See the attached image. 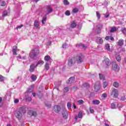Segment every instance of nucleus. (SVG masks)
<instances>
[{
	"label": "nucleus",
	"instance_id": "nucleus-1",
	"mask_svg": "<svg viewBox=\"0 0 126 126\" xmlns=\"http://www.w3.org/2000/svg\"><path fill=\"white\" fill-rule=\"evenodd\" d=\"M26 113V110L24 107H21L18 111H17L15 113V116L18 120H21L22 118L23 114Z\"/></svg>",
	"mask_w": 126,
	"mask_h": 126
},
{
	"label": "nucleus",
	"instance_id": "nucleus-2",
	"mask_svg": "<svg viewBox=\"0 0 126 126\" xmlns=\"http://www.w3.org/2000/svg\"><path fill=\"white\" fill-rule=\"evenodd\" d=\"M38 55H39V49L35 48L31 51L29 54V57H31V59H34V58H36Z\"/></svg>",
	"mask_w": 126,
	"mask_h": 126
},
{
	"label": "nucleus",
	"instance_id": "nucleus-3",
	"mask_svg": "<svg viewBox=\"0 0 126 126\" xmlns=\"http://www.w3.org/2000/svg\"><path fill=\"white\" fill-rule=\"evenodd\" d=\"M75 62L77 63H81L83 62V55L82 54L78 55L76 57H75Z\"/></svg>",
	"mask_w": 126,
	"mask_h": 126
},
{
	"label": "nucleus",
	"instance_id": "nucleus-4",
	"mask_svg": "<svg viewBox=\"0 0 126 126\" xmlns=\"http://www.w3.org/2000/svg\"><path fill=\"white\" fill-rule=\"evenodd\" d=\"M111 95L113 98H117L119 96V91L117 89L112 90Z\"/></svg>",
	"mask_w": 126,
	"mask_h": 126
},
{
	"label": "nucleus",
	"instance_id": "nucleus-5",
	"mask_svg": "<svg viewBox=\"0 0 126 126\" xmlns=\"http://www.w3.org/2000/svg\"><path fill=\"white\" fill-rule=\"evenodd\" d=\"M52 11L53 8L52 7H51L50 5L47 6L45 10V12H46L45 15L50 14V13H51Z\"/></svg>",
	"mask_w": 126,
	"mask_h": 126
},
{
	"label": "nucleus",
	"instance_id": "nucleus-6",
	"mask_svg": "<svg viewBox=\"0 0 126 126\" xmlns=\"http://www.w3.org/2000/svg\"><path fill=\"white\" fill-rule=\"evenodd\" d=\"M112 65V69L114 71H119L120 70V67L118 66V64L116 62H112L111 63Z\"/></svg>",
	"mask_w": 126,
	"mask_h": 126
},
{
	"label": "nucleus",
	"instance_id": "nucleus-7",
	"mask_svg": "<svg viewBox=\"0 0 126 126\" xmlns=\"http://www.w3.org/2000/svg\"><path fill=\"white\" fill-rule=\"evenodd\" d=\"M100 86H101V85L100 84V82H95V83L94 85V89L96 92H98V91H99V90H100V89L101 88Z\"/></svg>",
	"mask_w": 126,
	"mask_h": 126
},
{
	"label": "nucleus",
	"instance_id": "nucleus-8",
	"mask_svg": "<svg viewBox=\"0 0 126 126\" xmlns=\"http://www.w3.org/2000/svg\"><path fill=\"white\" fill-rule=\"evenodd\" d=\"M75 58L73 57L68 60V65L69 66H71L75 63Z\"/></svg>",
	"mask_w": 126,
	"mask_h": 126
},
{
	"label": "nucleus",
	"instance_id": "nucleus-9",
	"mask_svg": "<svg viewBox=\"0 0 126 126\" xmlns=\"http://www.w3.org/2000/svg\"><path fill=\"white\" fill-rule=\"evenodd\" d=\"M28 115L30 117H32V116H33V117H37L38 114H37V112H36V111H34L33 110H30L28 113Z\"/></svg>",
	"mask_w": 126,
	"mask_h": 126
},
{
	"label": "nucleus",
	"instance_id": "nucleus-10",
	"mask_svg": "<svg viewBox=\"0 0 126 126\" xmlns=\"http://www.w3.org/2000/svg\"><path fill=\"white\" fill-rule=\"evenodd\" d=\"M62 116L64 119H67L68 115L67 114V111H66L65 108H63V109Z\"/></svg>",
	"mask_w": 126,
	"mask_h": 126
},
{
	"label": "nucleus",
	"instance_id": "nucleus-11",
	"mask_svg": "<svg viewBox=\"0 0 126 126\" xmlns=\"http://www.w3.org/2000/svg\"><path fill=\"white\" fill-rule=\"evenodd\" d=\"M95 42L98 44H103V38L100 37H96L95 38Z\"/></svg>",
	"mask_w": 126,
	"mask_h": 126
},
{
	"label": "nucleus",
	"instance_id": "nucleus-12",
	"mask_svg": "<svg viewBox=\"0 0 126 126\" xmlns=\"http://www.w3.org/2000/svg\"><path fill=\"white\" fill-rule=\"evenodd\" d=\"M103 63H105L107 65V66H109L111 65V62L110 61V59L108 58H105L103 60Z\"/></svg>",
	"mask_w": 126,
	"mask_h": 126
},
{
	"label": "nucleus",
	"instance_id": "nucleus-13",
	"mask_svg": "<svg viewBox=\"0 0 126 126\" xmlns=\"http://www.w3.org/2000/svg\"><path fill=\"white\" fill-rule=\"evenodd\" d=\"M74 80H75V78L74 77H71L67 81V84H71V83H73V82H74Z\"/></svg>",
	"mask_w": 126,
	"mask_h": 126
},
{
	"label": "nucleus",
	"instance_id": "nucleus-14",
	"mask_svg": "<svg viewBox=\"0 0 126 126\" xmlns=\"http://www.w3.org/2000/svg\"><path fill=\"white\" fill-rule=\"evenodd\" d=\"M18 51H19V49H17V47L13 46L12 50L13 55H17V53Z\"/></svg>",
	"mask_w": 126,
	"mask_h": 126
},
{
	"label": "nucleus",
	"instance_id": "nucleus-15",
	"mask_svg": "<svg viewBox=\"0 0 126 126\" xmlns=\"http://www.w3.org/2000/svg\"><path fill=\"white\" fill-rule=\"evenodd\" d=\"M54 111L55 113H59L61 111V107L59 105L54 106Z\"/></svg>",
	"mask_w": 126,
	"mask_h": 126
},
{
	"label": "nucleus",
	"instance_id": "nucleus-16",
	"mask_svg": "<svg viewBox=\"0 0 126 126\" xmlns=\"http://www.w3.org/2000/svg\"><path fill=\"white\" fill-rule=\"evenodd\" d=\"M35 67H37V66H36L35 64H32L31 65L30 71H31V72H33V71H34V70L35 69Z\"/></svg>",
	"mask_w": 126,
	"mask_h": 126
},
{
	"label": "nucleus",
	"instance_id": "nucleus-17",
	"mask_svg": "<svg viewBox=\"0 0 126 126\" xmlns=\"http://www.w3.org/2000/svg\"><path fill=\"white\" fill-rule=\"evenodd\" d=\"M99 77L100 80H103V81L106 80V78L105 77V76L103 75V74L99 73Z\"/></svg>",
	"mask_w": 126,
	"mask_h": 126
},
{
	"label": "nucleus",
	"instance_id": "nucleus-18",
	"mask_svg": "<svg viewBox=\"0 0 126 126\" xmlns=\"http://www.w3.org/2000/svg\"><path fill=\"white\" fill-rule=\"evenodd\" d=\"M44 64V61L42 60H40L37 62L36 63V64L35 65V66H38V65H40V66H41V65H43Z\"/></svg>",
	"mask_w": 126,
	"mask_h": 126
},
{
	"label": "nucleus",
	"instance_id": "nucleus-19",
	"mask_svg": "<svg viewBox=\"0 0 126 126\" xmlns=\"http://www.w3.org/2000/svg\"><path fill=\"white\" fill-rule=\"evenodd\" d=\"M117 45L118 46H122L123 45H124V40L123 39H120L118 42H117Z\"/></svg>",
	"mask_w": 126,
	"mask_h": 126
},
{
	"label": "nucleus",
	"instance_id": "nucleus-20",
	"mask_svg": "<svg viewBox=\"0 0 126 126\" xmlns=\"http://www.w3.org/2000/svg\"><path fill=\"white\" fill-rule=\"evenodd\" d=\"M46 21H47V15H45L42 18V20L41 21L42 24H45Z\"/></svg>",
	"mask_w": 126,
	"mask_h": 126
},
{
	"label": "nucleus",
	"instance_id": "nucleus-21",
	"mask_svg": "<svg viewBox=\"0 0 126 126\" xmlns=\"http://www.w3.org/2000/svg\"><path fill=\"white\" fill-rule=\"evenodd\" d=\"M76 23L73 21L70 24V27L71 28H75V27H76Z\"/></svg>",
	"mask_w": 126,
	"mask_h": 126
},
{
	"label": "nucleus",
	"instance_id": "nucleus-22",
	"mask_svg": "<svg viewBox=\"0 0 126 126\" xmlns=\"http://www.w3.org/2000/svg\"><path fill=\"white\" fill-rule=\"evenodd\" d=\"M44 69L46 70H49L50 69V65H49V63H46L44 65Z\"/></svg>",
	"mask_w": 126,
	"mask_h": 126
},
{
	"label": "nucleus",
	"instance_id": "nucleus-23",
	"mask_svg": "<svg viewBox=\"0 0 126 126\" xmlns=\"http://www.w3.org/2000/svg\"><path fill=\"white\" fill-rule=\"evenodd\" d=\"M8 15V13L7 12V11L4 10L3 11L2 13V17H5V16H7Z\"/></svg>",
	"mask_w": 126,
	"mask_h": 126
},
{
	"label": "nucleus",
	"instance_id": "nucleus-24",
	"mask_svg": "<svg viewBox=\"0 0 126 126\" xmlns=\"http://www.w3.org/2000/svg\"><path fill=\"white\" fill-rule=\"evenodd\" d=\"M120 85V84L118 82H114L113 84V86L116 88H118Z\"/></svg>",
	"mask_w": 126,
	"mask_h": 126
},
{
	"label": "nucleus",
	"instance_id": "nucleus-25",
	"mask_svg": "<svg viewBox=\"0 0 126 126\" xmlns=\"http://www.w3.org/2000/svg\"><path fill=\"white\" fill-rule=\"evenodd\" d=\"M93 103L94 105H99V104H100V101L99 100L95 99L93 100Z\"/></svg>",
	"mask_w": 126,
	"mask_h": 126
},
{
	"label": "nucleus",
	"instance_id": "nucleus-26",
	"mask_svg": "<svg viewBox=\"0 0 126 126\" xmlns=\"http://www.w3.org/2000/svg\"><path fill=\"white\" fill-rule=\"evenodd\" d=\"M51 60V57L49 55H47L44 57V61L45 62H49Z\"/></svg>",
	"mask_w": 126,
	"mask_h": 126
},
{
	"label": "nucleus",
	"instance_id": "nucleus-27",
	"mask_svg": "<svg viewBox=\"0 0 126 126\" xmlns=\"http://www.w3.org/2000/svg\"><path fill=\"white\" fill-rule=\"evenodd\" d=\"M34 27H36V28H38V27H39V22L38 21H34Z\"/></svg>",
	"mask_w": 126,
	"mask_h": 126
},
{
	"label": "nucleus",
	"instance_id": "nucleus-28",
	"mask_svg": "<svg viewBox=\"0 0 126 126\" xmlns=\"http://www.w3.org/2000/svg\"><path fill=\"white\" fill-rule=\"evenodd\" d=\"M116 59L118 62H120L121 61V56L119 54H116Z\"/></svg>",
	"mask_w": 126,
	"mask_h": 126
},
{
	"label": "nucleus",
	"instance_id": "nucleus-29",
	"mask_svg": "<svg viewBox=\"0 0 126 126\" xmlns=\"http://www.w3.org/2000/svg\"><path fill=\"white\" fill-rule=\"evenodd\" d=\"M26 58H27L26 56L23 57V58L20 56V55H19L17 57V60H26Z\"/></svg>",
	"mask_w": 126,
	"mask_h": 126
},
{
	"label": "nucleus",
	"instance_id": "nucleus-30",
	"mask_svg": "<svg viewBox=\"0 0 126 126\" xmlns=\"http://www.w3.org/2000/svg\"><path fill=\"white\" fill-rule=\"evenodd\" d=\"M116 31H117V28L114 27L111 29L110 32L111 33H113V32H115Z\"/></svg>",
	"mask_w": 126,
	"mask_h": 126
},
{
	"label": "nucleus",
	"instance_id": "nucleus-31",
	"mask_svg": "<svg viewBox=\"0 0 126 126\" xmlns=\"http://www.w3.org/2000/svg\"><path fill=\"white\" fill-rule=\"evenodd\" d=\"M31 78L32 80H33V81H35V80L37 79V76H36V75H32L31 76Z\"/></svg>",
	"mask_w": 126,
	"mask_h": 126
},
{
	"label": "nucleus",
	"instance_id": "nucleus-32",
	"mask_svg": "<svg viewBox=\"0 0 126 126\" xmlns=\"http://www.w3.org/2000/svg\"><path fill=\"white\" fill-rule=\"evenodd\" d=\"M78 8L75 7L72 10V12H73V13H77V12H78Z\"/></svg>",
	"mask_w": 126,
	"mask_h": 126
},
{
	"label": "nucleus",
	"instance_id": "nucleus-33",
	"mask_svg": "<svg viewBox=\"0 0 126 126\" xmlns=\"http://www.w3.org/2000/svg\"><path fill=\"white\" fill-rule=\"evenodd\" d=\"M83 87H86L87 88H88V87H89V84H88L87 83H84L83 84Z\"/></svg>",
	"mask_w": 126,
	"mask_h": 126
},
{
	"label": "nucleus",
	"instance_id": "nucleus-34",
	"mask_svg": "<svg viewBox=\"0 0 126 126\" xmlns=\"http://www.w3.org/2000/svg\"><path fill=\"white\" fill-rule=\"evenodd\" d=\"M63 3H64V5H69V2H68V1L67 0H64Z\"/></svg>",
	"mask_w": 126,
	"mask_h": 126
},
{
	"label": "nucleus",
	"instance_id": "nucleus-35",
	"mask_svg": "<svg viewBox=\"0 0 126 126\" xmlns=\"http://www.w3.org/2000/svg\"><path fill=\"white\" fill-rule=\"evenodd\" d=\"M108 86V82H103V88L105 89Z\"/></svg>",
	"mask_w": 126,
	"mask_h": 126
},
{
	"label": "nucleus",
	"instance_id": "nucleus-36",
	"mask_svg": "<svg viewBox=\"0 0 126 126\" xmlns=\"http://www.w3.org/2000/svg\"><path fill=\"white\" fill-rule=\"evenodd\" d=\"M105 48L107 51H110V44H105Z\"/></svg>",
	"mask_w": 126,
	"mask_h": 126
},
{
	"label": "nucleus",
	"instance_id": "nucleus-37",
	"mask_svg": "<svg viewBox=\"0 0 126 126\" xmlns=\"http://www.w3.org/2000/svg\"><path fill=\"white\" fill-rule=\"evenodd\" d=\"M26 100L27 101H30L32 100V98H31V97H27V94L26 95Z\"/></svg>",
	"mask_w": 126,
	"mask_h": 126
},
{
	"label": "nucleus",
	"instance_id": "nucleus-38",
	"mask_svg": "<svg viewBox=\"0 0 126 126\" xmlns=\"http://www.w3.org/2000/svg\"><path fill=\"white\" fill-rule=\"evenodd\" d=\"M5 4H6V3L5 2V1L0 2V5L1 6H5Z\"/></svg>",
	"mask_w": 126,
	"mask_h": 126
},
{
	"label": "nucleus",
	"instance_id": "nucleus-39",
	"mask_svg": "<svg viewBox=\"0 0 126 126\" xmlns=\"http://www.w3.org/2000/svg\"><path fill=\"white\" fill-rule=\"evenodd\" d=\"M33 90L31 89H28L27 92L26 93V95H27V94H29V93H31Z\"/></svg>",
	"mask_w": 126,
	"mask_h": 126
},
{
	"label": "nucleus",
	"instance_id": "nucleus-40",
	"mask_svg": "<svg viewBox=\"0 0 126 126\" xmlns=\"http://www.w3.org/2000/svg\"><path fill=\"white\" fill-rule=\"evenodd\" d=\"M69 91V88H68V87H66L64 88V92L65 93L68 92Z\"/></svg>",
	"mask_w": 126,
	"mask_h": 126
},
{
	"label": "nucleus",
	"instance_id": "nucleus-41",
	"mask_svg": "<svg viewBox=\"0 0 126 126\" xmlns=\"http://www.w3.org/2000/svg\"><path fill=\"white\" fill-rule=\"evenodd\" d=\"M67 107L69 110L71 109V103H70V102H68L67 104Z\"/></svg>",
	"mask_w": 126,
	"mask_h": 126
},
{
	"label": "nucleus",
	"instance_id": "nucleus-42",
	"mask_svg": "<svg viewBox=\"0 0 126 126\" xmlns=\"http://www.w3.org/2000/svg\"><path fill=\"white\" fill-rule=\"evenodd\" d=\"M111 109H116V104L114 103H111Z\"/></svg>",
	"mask_w": 126,
	"mask_h": 126
},
{
	"label": "nucleus",
	"instance_id": "nucleus-43",
	"mask_svg": "<svg viewBox=\"0 0 126 126\" xmlns=\"http://www.w3.org/2000/svg\"><path fill=\"white\" fill-rule=\"evenodd\" d=\"M78 103L79 105H82L84 103V101L82 99H80L78 101Z\"/></svg>",
	"mask_w": 126,
	"mask_h": 126
},
{
	"label": "nucleus",
	"instance_id": "nucleus-44",
	"mask_svg": "<svg viewBox=\"0 0 126 126\" xmlns=\"http://www.w3.org/2000/svg\"><path fill=\"white\" fill-rule=\"evenodd\" d=\"M109 1L108 0H105L104 2V5H105V6H108V5L109 3Z\"/></svg>",
	"mask_w": 126,
	"mask_h": 126
},
{
	"label": "nucleus",
	"instance_id": "nucleus-45",
	"mask_svg": "<svg viewBox=\"0 0 126 126\" xmlns=\"http://www.w3.org/2000/svg\"><path fill=\"white\" fill-rule=\"evenodd\" d=\"M78 117L79 119H81L82 118V112H80L78 114Z\"/></svg>",
	"mask_w": 126,
	"mask_h": 126
},
{
	"label": "nucleus",
	"instance_id": "nucleus-46",
	"mask_svg": "<svg viewBox=\"0 0 126 126\" xmlns=\"http://www.w3.org/2000/svg\"><path fill=\"white\" fill-rule=\"evenodd\" d=\"M96 14L98 19H100V17H101V15H100V13H99V12L96 11Z\"/></svg>",
	"mask_w": 126,
	"mask_h": 126
},
{
	"label": "nucleus",
	"instance_id": "nucleus-47",
	"mask_svg": "<svg viewBox=\"0 0 126 126\" xmlns=\"http://www.w3.org/2000/svg\"><path fill=\"white\" fill-rule=\"evenodd\" d=\"M4 80V77L2 76V75H0V81L2 82Z\"/></svg>",
	"mask_w": 126,
	"mask_h": 126
},
{
	"label": "nucleus",
	"instance_id": "nucleus-48",
	"mask_svg": "<svg viewBox=\"0 0 126 126\" xmlns=\"http://www.w3.org/2000/svg\"><path fill=\"white\" fill-rule=\"evenodd\" d=\"M67 47H68L67 44H66V43H64L63 45V49H66V48H67Z\"/></svg>",
	"mask_w": 126,
	"mask_h": 126
},
{
	"label": "nucleus",
	"instance_id": "nucleus-49",
	"mask_svg": "<svg viewBox=\"0 0 126 126\" xmlns=\"http://www.w3.org/2000/svg\"><path fill=\"white\" fill-rule=\"evenodd\" d=\"M65 14L66 15H67L68 16L70 15V12L68 10L66 11V12H65Z\"/></svg>",
	"mask_w": 126,
	"mask_h": 126
},
{
	"label": "nucleus",
	"instance_id": "nucleus-50",
	"mask_svg": "<svg viewBox=\"0 0 126 126\" xmlns=\"http://www.w3.org/2000/svg\"><path fill=\"white\" fill-rule=\"evenodd\" d=\"M37 95L38 96V97L39 98H41L42 96H43V94H42V93H41L40 92H39L38 94Z\"/></svg>",
	"mask_w": 126,
	"mask_h": 126
},
{
	"label": "nucleus",
	"instance_id": "nucleus-51",
	"mask_svg": "<svg viewBox=\"0 0 126 126\" xmlns=\"http://www.w3.org/2000/svg\"><path fill=\"white\" fill-rule=\"evenodd\" d=\"M102 27H103V25L102 24H99L97 26V28H98V29L99 30L101 29Z\"/></svg>",
	"mask_w": 126,
	"mask_h": 126
},
{
	"label": "nucleus",
	"instance_id": "nucleus-52",
	"mask_svg": "<svg viewBox=\"0 0 126 126\" xmlns=\"http://www.w3.org/2000/svg\"><path fill=\"white\" fill-rule=\"evenodd\" d=\"M45 105L46 106V107H47V108H51V104L50 103H45Z\"/></svg>",
	"mask_w": 126,
	"mask_h": 126
},
{
	"label": "nucleus",
	"instance_id": "nucleus-53",
	"mask_svg": "<svg viewBox=\"0 0 126 126\" xmlns=\"http://www.w3.org/2000/svg\"><path fill=\"white\" fill-rule=\"evenodd\" d=\"M102 97H103V98H107V94L104 93L103 94H102Z\"/></svg>",
	"mask_w": 126,
	"mask_h": 126
},
{
	"label": "nucleus",
	"instance_id": "nucleus-54",
	"mask_svg": "<svg viewBox=\"0 0 126 126\" xmlns=\"http://www.w3.org/2000/svg\"><path fill=\"white\" fill-rule=\"evenodd\" d=\"M22 27H23V25H21L16 28V29H20Z\"/></svg>",
	"mask_w": 126,
	"mask_h": 126
},
{
	"label": "nucleus",
	"instance_id": "nucleus-55",
	"mask_svg": "<svg viewBox=\"0 0 126 126\" xmlns=\"http://www.w3.org/2000/svg\"><path fill=\"white\" fill-rule=\"evenodd\" d=\"M14 103H15L16 104H17V103L19 102V99H15L14 101Z\"/></svg>",
	"mask_w": 126,
	"mask_h": 126
},
{
	"label": "nucleus",
	"instance_id": "nucleus-56",
	"mask_svg": "<svg viewBox=\"0 0 126 126\" xmlns=\"http://www.w3.org/2000/svg\"><path fill=\"white\" fill-rule=\"evenodd\" d=\"M2 101V98L0 97V107H1V106H2V103H1Z\"/></svg>",
	"mask_w": 126,
	"mask_h": 126
},
{
	"label": "nucleus",
	"instance_id": "nucleus-57",
	"mask_svg": "<svg viewBox=\"0 0 126 126\" xmlns=\"http://www.w3.org/2000/svg\"><path fill=\"white\" fill-rule=\"evenodd\" d=\"M110 16V14H109V13H107L105 15H104V17H105V18H108V17Z\"/></svg>",
	"mask_w": 126,
	"mask_h": 126
},
{
	"label": "nucleus",
	"instance_id": "nucleus-58",
	"mask_svg": "<svg viewBox=\"0 0 126 126\" xmlns=\"http://www.w3.org/2000/svg\"><path fill=\"white\" fill-rule=\"evenodd\" d=\"M121 100L122 101H125V100H126V96H123L121 97Z\"/></svg>",
	"mask_w": 126,
	"mask_h": 126
},
{
	"label": "nucleus",
	"instance_id": "nucleus-59",
	"mask_svg": "<svg viewBox=\"0 0 126 126\" xmlns=\"http://www.w3.org/2000/svg\"><path fill=\"white\" fill-rule=\"evenodd\" d=\"M122 32H123V33H124V34H126V29H124L122 30Z\"/></svg>",
	"mask_w": 126,
	"mask_h": 126
},
{
	"label": "nucleus",
	"instance_id": "nucleus-60",
	"mask_svg": "<svg viewBox=\"0 0 126 126\" xmlns=\"http://www.w3.org/2000/svg\"><path fill=\"white\" fill-rule=\"evenodd\" d=\"M90 113H91L92 114H93V113H94V110L93 109L90 108Z\"/></svg>",
	"mask_w": 126,
	"mask_h": 126
},
{
	"label": "nucleus",
	"instance_id": "nucleus-61",
	"mask_svg": "<svg viewBox=\"0 0 126 126\" xmlns=\"http://www.w3.org/2000/svg\"><path fill=\"white\" fill-rule=\"evenodd\" d=\"M105 40H106V41H108V40H110V36H107L105 37Z\"/></svg>",
	"mask_w": 126,
	"mask_h": 126
},
{
	"label": "nucleus",
	"instance_id": "nucleus-62",
	"mask_svg": "<svg viewBox=\"0 0 126 126\" xmlns=\"http://www.w3.org/2000/svg\"><path fill=\"white\" fill-rule=\"evenodd\" d=\"M109 40H111V41H114V37H113V36H110Z\"/></svg>",
	"mask_w": 126,
	"mask_h": 126
},
{
	"label": "nucleus",
	"instance_id": "nucleus-63",
	"mask_svg": "<svg viewBox=\"0 0 126 126\" xmlns=\"http://www.w3.org/2000/svg\"><path fill=\"white\" fill-rule=\"evenodd\" d=\"M34 88H35V87H34V85H32L31 86V88H30V89H32V90H34Z\"/></svg>",
	"mask_w": 126,
	"mask_h": 126
},
{
	"label": "nucleus",
	"instance_id": "nucleus-64",
	"mask_svg": "<svg viewBox=\"0 0 126 126\" xmlns=\"http://www.w3.org/2000/svg\"><path fill=\"white\" fill-rule=\"evenodd\" d=\"M73 107H74V109H76V105L75 103H73Z\"/></svg>",
	"mask_w": 126,
	"mask_h": 126
}]
</instances>
